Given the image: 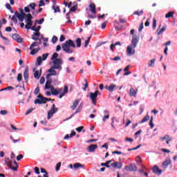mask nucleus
I'll use <instances>...</instances> for the list:
<instances>
[{
	"label": "nucleus",
	"mask_w": 177,
	"mask_h": 177,
	"mask_svg": "<svg viewBox=\"0 0 177 177\" xmlns=\"http://www.w3.org/2000/svg\"><path fill=\"white\" fill-rule=\"evenodd\" d=\"M68 87L67 86H64V91L61 93V94L58 96V98L62 99L66 93H68Z\"/></svg>",
	"instance_id": "nucleus-18"
},
{
	"label": "nucleus",
	"mask_w": 177,
	"mask_h": 177,
	"mask_svg": "<svg viewBox=\"0 0 177 177\" xmlns=\"http://www.w3.org/2000/svg\"><path fill=\"white\" fill-rule=\"evenodd\" d=\"M8 111H6V110H1L0 111V114L3 115L8 114Z\"/></svg>",
	"instance_id": "nucleus-62"
},
{
	"label": "nucleus",
	"mask_w": 177,
	"mask_h": 177,
	"mask_svg": "<svg viewBox=\"0 0 177 177\" xmlns=\"http://www.w3.org/2000/svg\"><path fill=\"white\" fill-rule=\"evenodd\" d=\"M137 93H138V90L137 89L135 90L134 88H132L130 89V95L131 97H136Z\"/></svg>",
	"instance_id": "nucleus-24"
},
{
	"label": "nucleus",
	"mask_w": 177,
	"mask_h": 177,
	"mask_svg": "<svg viewBox=\"0 0 177 177\" xmlns=\"http://www.w3.org/2000/svg\"><path fill=\"white\" fill-rule=\"evenodd\" d=\"M42 61H43V59H42V57H37V66H40L41 64H42Z\"/></svg>",
	"instance_id": "nucleus-33"
},
{
	"label": "nucleus",
	"mask_w": 177,
	"mask_h": 177,
	"mask_svg": "<svg viewBox=\"0 0 177 177\" xmlns=\"http://www.w3.org/2000/svg\"><path fill=\"white\" fill-rule=\"evenodd\" d=\"M77 9H78V6L75 5L69 10H70V12H75V10H77Z\"/></svg>",
	"instance_id": "nucleus-42"
},
{
	"label": "nucleus",
	"mask_w": 177,
	"mask_h": 177,
	"mask_svg": "<svg viewBox=\"0 0 177 177\" xmlns=\"http://www.w3.org/2000/svg\"><path fill=\"white\" fill-rule=\"evenodd\" d=\"M91 37H92V36H90V37H88L87 40H85V41H84V48H87Z\"/></svg>",
	"instance_id": "nucleus-34"
},
{
	"label": "nucleus",
	"mask_w": 177,
	"mask_h": 177,
	"mask_svg": "<svg viewBox=\"0 0 177 177\" xmlns=\"http://www.w3.org/2000/svg\"><path fill=\"white\" fill-rule=\"evenodd\" d=\"M166 30V26H163L159 32H158V35H160L161 34H162L164 32V31Z\"/></svg>",
	"instance_id": "nucleus-45"
},
{
	"label": "nucleus",
	"mask_w": 177,
	"mask_h": 177,
	"mask_svg": "<svg viewBox=\"0 0 177 177\" xmlns=\"http://www.w3.org/2000/svg\"><path fill=\"white\" fill-rule=\"evenodd\" d=\"M97 148V145H91L88 147V152H94Z\"/></svg>",
	"instance_id": "nucleus-23"
},
{
	"label": "nucleus",
	"mask_w": 177,
	"mask_h": 177,
	"mask_svg": "<svg viewBox=\"0 0 177 177\" xmlns=\"http://www.w3.org/2000/svg\"><path fill=\"white\" fill-rule=\"evenodd\" d=\"M111 160L106 161L105 163H102L101 166L102 167H106V168H110L111 166H109V164L111 163Z\"/></svg>",
	"instance_id": "nucleus-28"
},
{
	"label": "nucleus",
	"mask_w": 177,
	"mask_h": 177,
	"mask_svg": "<svg viewBox=\"0 0 177 177\" xmlns=\"http://www.w3.org/2000/svg\"><path fill=\"white\" fill-rule=\"evenodd\" d=\"M41 12H42V8H39L37 11H32V16H37L38 13H41Z\"/></svg>",
	"instance_id": "nucleus-30"
},
{
	"label": "nucleus",
	"mask_w": 177,
	"mask_h": 177,
	"mask_svg": "<svg viewBox=\"0 0 177 177\" xmlns=\"http://www.w3.org/2000/svg\"><path fill=\"white\" fill-rule=\"evenodd\" d=\"M171 137H170L169 135H165V137H160V140L161 142H164L165 140H168L171 138Z\"/></svg>",
	"instance_id": "nucleus-27"
},
{
	"label": "nucleus",
	"mask_w": 177,
	"mask_h": 177,
	"mask_svg": "<svg viewBox=\"0 0 177 177\" xmlns=\"http://www.w3.org/2000/svg\"><path fill=\"white\" fill-rule=\"evenodd\" d=\"M152 170L153 172L158 176H160V174L162 173V171H161L158 166H153Z\"/></svg>",
	"instance_id": "nucleus-14"
},
{
	"label": "nucleus",
	"mask_w": 177,
	"mask_h": 177,
	"mask_svg": "<svg viewBox=\"0 0 177 177\" xmlns=\"http://www.w3.org/2000/svg\"><path fill=\"white\" fill-rule=\"evenodd\" d=\"M116 46H121V42L118 41L115 44H111V49H113Z\"/></svg>",
	"instance_id": "nucleus-44"
},
{
	"label": "nucleus",
	"mask_w": 177,
	"mask_h": 177,
	"mask_svg": "<svg viewBox=\"0 0 177 177\" xmlns=\"http://www.w3.org/2000/svg\"><path fill=\"white\" fill-rule=\"evenodd\" d=\"M75 43H76V45H77V48H80L81 47L82 40H81L80 38L76 39Z\"/></svg>",
	"instance_id": "nucleus-32"
},
{
	"label": "nucleus",
	"mask_w": 177,
	"mask_h": 177,
	"mask_svg": "<svg viewBox=\"0 0 177 177\" xmlns=\"http://www.w3.org/2000/svg\"><path fill=\"white\" fill-rule=\"evenodd\" d=\"M111 167L114 169H121L122 165L121 162H114L111 164Z\"/></svg>",
	"instance_id": "nucleus-13"
},
{
	"label": "nucleus",
	"mask_w": 177,
	"mask_h": 177,
	"mask_svg": "<svg viewBox=\"0 0 177 177\" xmlns=\"http://www.w3.org/2000/svg\"><path fill=\"white\" fill-rule=\"evenodd\" d=\"M50 89L51 94H53V95H58L59 93H62L61 88L55 89L54 86H51V88Z\"/></svg>",
	"instance_id": "nucleus-11"
},
{
	"label": "nucleus",
	"mask_w": 177,
	"mask_h": 177,
	"mask_svg": "<svg viewBox=\"0 0 177 177\" xmlns=\"http://www.w3.org/2000/svg\"><path fill=\"white\" fill-rule=\"evenodd\" d=\"M40 29H41V26H37V27H36V26H32V27L31 28V30H34V31H35V32H39Z\"/></svg>",
	"instance_id": "nucleus-36"
},
{
	"label": "nucleus",
	"mask_w": 177,
	"mask_h": 177,
	"mask_svg": "<svg viewBox=\"0 0 177 177\" xmlns=\"http://www.w3.org/2000/svg\"><path fill=\"white\" fill-rule=\"evenodd\" d=\"M53 68H57L59 69V71H61L62 69V66H60V64H62V59L58 58V59H55L54 60H53Z\"/></svg>",
	"instance_id": "nucleus-7"
},
{
	"label": "nucleus",
	"mask_w": 177,
	"mask_h": 177,
	"mask_svg": "<svg viewBox=\"0 0 177 177\" xmlns=\"http://www.w3.org/2000/svg\"><path fill=\"white\" fill-rule=\"evenodd\" d=\"M83 129H84V127H77L76 129H75V131H77V132H78V133H80V132H82V131L83 130Z\"/></svg>",
	"instance_id": "nucleus-54"
},
{
	"label": "nucleus",
	"mask_w": 177,
	"mask_h": 177,
	"mask_svg": "<svg viewBox=\"0 0 177 177\" xmlns=\"http://www.w3.org/2000/svg\"><path fill=\"white\" fill-rule=\"evenodd\" d=\"M54 69H57V68H53V66H51V68L48 70V72L50 73H48L46 76V78L50 77V76H55L57 75V73L56 71H55Z\"/></svg>",
	"instance_id": "nucleus-8"
},
{
	"label": "nucleus",
	"mask_w": 177,
	"mask_h": 177,
	"mask_svg": "<svg viewBox=\"0 0 177 177\" xmlns=\"http://www.w3.org/2000/svg\"><path fill=\"white\" fill-rule=\"evenodd\" d=\"M58 41V38L56 36H53V39H51V42H53V44H56Z\"/></svg>",
	"instance_id": "nucleus-46"
},
{
	"label": "nucleus",
	"mask_w": 177,
	"mask_h": 177,
	"mask_svg": "<svg viewBox=\"0 0 177 177\" xmlns=\"http://www.w3.org/2000/svg\"><path fill=\"white\" fill-rule=\"evenodd\" d=\"M171 159H166V160L162 162V166L167 168L171 164Z\"/></svg>",
	"instance_id": "nucleus-25"
},
{
	"label": "nucleus",
	"mask_w": 177,
	"mask_h": 177,
	"mask_svg": "<svg viewBox=\"0 0 177 177\" xmlns=\"http://www.w3.org/2000/svg\"><path fill=\"white\" fill-rule=\"evenodd\" d=\"M156 62V58H153L152 59L149 60L148 62V66L149 68H153L154 67V64Z\"/></svg>",
	"instance_id": "nucleus-22"
},
{
	"label": "nucleus",
	"mask_w": 177,
	"mask_h": 177,
	"mask_svg": "<svg viewBox=\"0 0 177 177\" xmlns=\"http://www.w3.org/2000/svg\"><path fill=\"white\" fill-rule=\"evenodd\" d=\"M133 15H137V16H142L143 15V10H138L133 12Z\"/></svg>",
	"instance_id": "nucleus-41"
},
{
	"label": "nucleus",
	"mask_w": 177,
	"mask_h": 177,
	"mask_svg": "<svg viewBox=\"0 0 177 177\" xmlns=\"http://www.w3.org/2000/svg\"><path fill=\"white\" fill-rule=\"evenodd\" d=\"M39 92H40L39 87L37 86L35 91H34V94L37 95L38 93H39Z\"/></svg>",
	"instance_id": "nucleus-56"
},
{
	"label": "nucleus",
	"mask_w": 177,
	"mask_h": 177,
	"mask_svg": "<svg viewBox=\"0 0 177 177\" xmlns=\"http://www.w3.org/2000/svg\"><path fill=\"white\" fill-rule=\"evenodd\" d=\"M39 83H40V84H44L45 83V77H41L40 78Z\"/></svg>",
	"instance_id": "nucleus-59"
},
{
	"label": "nucleus",
	"mask_w": 177,
	"mask_h": 177,
	"mask_svg": "<svg viewBox=\"0 0 177 177\" xmlns=\"http://www.w3.org/2000/svg\"><path fill=\"white\" fill-rule=\"evenodd\" d=\"M32 27L33 26H32V23H27L26 26H25L26 29H27V30H30V29L32 30Z\"/></svg>",
	"instance_id": "nucleus-35"
},
{
	"label": "nucleus",
	"mask_w": 177,
	"mask_h": 177,
	"mask_svg": "<svg viewBox=\"0 0 177 177\" xmlns=\"http://www.w3.org/2000/svg\"><path fill=\"white\" fill-rule=\"evenodd\" d=\"M41 172L44 174L43 175V177H49V176H48V172L45 170V169L41 168Z\"/></svg>",
	"instance_id": "nucleus-37"
},
{
	"label": "nucleus",
	"mask_w": 177,
	"mask_h": 177,
	"mask_svg": "<svg viewBox=\"0 0 177 177\" xmlns=\"http://www.w3.org/2000/svg\"><path fill=\"white\" fill-rule=\"evenodd\" d=\"M33 71L35 72L34 73L35 78H36L37 80H39L41 76V73H42V69H40V72H39L38 71H35V69H34Z\"/></svg>",
	"instance_id": "nucleus-20"
},
{
	"label": "nucleus",
	"mask_w": 177,
	"mask_h": 177,
	"mask_svg": "<svg viewBox=\"0 0 177 177\" xmlns=\"http://www.w3.org/2000/svg\"><path fill=\"white\" fill-rule=\"evenodd\" d=\"M48 55H49L48 53H44V54H43L42 56L41 57L42 61H45V60L47 59V57H48Z\"/></svg>",
	"instance_id": "nucleus-43"
},
{
	"label": "nucleus",
	"mask_w": 177,
	"mask_h": 177,
	"mask_svg": "<svg viewBox=\"0 0 177 177\" xmlns=\"http://www.w3.org/2000/svg\"><path fill=\"white\" fill-rule=\"evenodd\" d=\"M110 117V115H104L103 118V122H106V119H109Z\"/></svg>",
	"instance_id": "nucleus-63"
},
{
	"label": "nucleus",
	"mask_w": 177,
	"mask_h": 177,
	"mask_svg": "<svg viewBox=\"0 0 177 177\" xmlns=\"http://www.w3.org/2000/svg\"><path fill=\"white\" fill-rule=\"evenodd\" d=\"M37 98H39V100H41V103L42 104H46V102H47V98L46 97H44L43 95H37Z\"/></svg>",
	"instance_id": "nucleus-26"
},
{
	"label": "nucleus",
	"mask_w": 177,
	"mask_h": 177,
	"mask_svg": "<svg viewBox=\"0 0 177 177\" xmlns=\"http://www.w3.org/2000/svg\"><path fill=\"white\" fill-rule=\"evenodd\" d=\"M24 158L22 154H19L17 157V161H20L22 158Z\"/></svg>",
	"instance_id": "nucleus-64"
},
{
	"label": "nucleus",
	"mask_w": 177,
	"mask_h": 177,
	"mask_svg": "<svg viewBox=\"0 0 177 177\" xmlns=\"http://www.w3.org/2000/svg\"><path fill=\"white\" fill-rule=\"evenodd\" d=\"M34 170H35V173L37 174V175H39L40 174V171H39V169L37 167H35L34 168Z\"/></svg>",
	"instance_id": "nucleus-57"
},
{
	"label": "nucleus",
	"mask_w": 177,
	"mask_h": 177,
	"mask_svg": "<svg viewBox=\"0 0 177 177\" xmlns=\"http://www.w3.org/2000/svg\"><path fill=\"white\" fill-rule=\"evenodd\" d=\"M64 5L66 6H68V8H70V6H71V5H73V3L71 2H66V1H64Z\"/></svg>",
	"instance_id": "nucleus-50"
},
{
	"label": "nucleus",
	"mask_w": 177,
	"mask_h": 177,
	"mask_svg": "<svg viewBox=\"0 0 177 177\" xmlns=\"http://www.w3.org/2000/svg\"><path fill=\"white\" fill-rule=\"evenodd\" d=\"M33 110H34L33 108L28 109V111L26 113V115H27L30 114V113H32Z\"/></svg>",
	"instance_id": "nucleus-60"
},
{
	"label": "nucleus",
	"mask_w": 177,
	"mask_h": 177,
	"mask_svg": "<svg viewBox=\"0 0 177 177\" xmlns=\"http://www.w3.org/2000/svg\"><path fill=\"white\" fill-rule=\"evenodd\" d=\"M80 100H75L72 106H71V109L72 111H75L76 107L79 105V103H80Z\"/></svg>",
	"instance_id": "nucleus-17"
},
{
	"label": "nucleus",
	"mask_w": 177,
	"mask_h": 177,
	"mask_svg": "<svg viewBox=\"0 0 177 177\" xmlns=\"http://www.w3.org/2000/svg\"><path fill=\"white\" fill-rule=\"evenodd\" d=\"M53 9H54V12L55 13L57 12H60V7H59V6H53Z\"/></svg>",
	"instance_id": "nucleus-39"
},
{
	"label": "nucleus",
	"mask_w": 177,
	"mask_h": 177,
	"mask_svg": "<svg viewBox=\"0 0 177 177\" xmlns=\"http://www.w3.org/2000/svg\"><path fill=\"white\" fill-rule=\"evenodd\" d=\"M124 169L127 170V171H136L137 170V168L136 166H133L132 165H129L128 166H126L124 167Z\"/></svg>",
	"instance_id": "nucleus-19"
},
{
	"label": "nucleus",
	"mask_w": 177,
	"mask_h": 177,
	"mask_svg": "<svg viewBox=\"0 0 177 177\" xmlns=\"http://www.w3.org/2000/svg\"><path fill=\"white\" fill-rule=\"evenodd\" d=\"M61 165H62V162H58V163L56 165L55 170H56L57 171L60 169Z\"/></svg>",
	"instance_id": "nucleus-48"
},
{
	"label": "nucleus",
	"mask_w": 177,
	"mask_h": 177,
	"mask_svg": "<svg viewBox=\"0 0 177 177\" xmlns=\"http://www.w3.org/2000/svg\"><path fill=\"white\" fill-rule=\"evenodd\" d=\"M149 119H150V116L149 115H147L145 117H144V118H142L140 123L143 124V123L147 122L148 120H149Z\"/></svg>",
	"instance_id": "nucleus-29"
},
{
	"label": "nucleus",
	"mask_w": 177,
	"mask_h": 177,
	"mask_svg": "<svg viewBox=\"0 0 177 177\" xmlns=\"http://www.w3.org/2000/svg\"><path fill=\"white\" fill-rule=\"evenodd\" d=\"M104 88H105L106 90L109 91V92H111V84H110L109 86L106 85V86H104Z\"/></svg>",
	"instance_id": "nucleus-61"
},
{
	"label": "nucleus",
	"mask_w": 177,
	"mask_h": 177,
	"mask_svg": "<svg viewBox=\"0 0 177 177\" xmlns=\"http://www.w3.org/2000/svg\"><path fill=\"white\" fill-rule=\"evenodd\" d=\"M80 168L84 169H85V165H82L79 162H76L73 165V170L74 171H76V170H78L80 169Z\"/></svg>",
	"instance_id": "nucleus-12"
},
{
	"label": "nucleus",
	"mask_w": 177,
	"mask_h": 177,
	"mask_svg": "<svg viewBox=\"0 0 177 177\" xmlns=\"http://www.w3.org/2000/svg\"><path fill=\"white\" fill-rule=\"evenodd\" d=\"M71 47H75L74 41L72 39H68L62 44L63 50L68 54H72L73 53V51L71 50Z\"/></svg>",
	"instance_id": "nucleus-3"
},
{
	"label": "nucleus",
	"mask_w": 177,
	"mask_h": 177,
	"mask_svg": "<svg viewBox=\"0 0 177 177\" xmlns=\"http://www.w3.org/2000/svg\"><path fill=\"white\" fill-rule=\"evenodd\" d=\"M89 10H91V13H93V15H96V6L95 3H91L89 5Z\"/></svg>",
	"instance_id": "nucleus-16"
},
{
	"label": "nucleus",
	"mask_w": 177,
	"mask_h": 177,
	"mask_svg": "<svg viewBox=\"0 0 177 177\" xmlns=\"http://www.w3.org/2000/svg\"><path fill=\"white\" fill-rule=\"evenodd\" d=\"M5 163H6V165H8V168H10V169H12L13 171H17L19 168L17 162L16 160L12 162V160H10L9 159V158H5Z\"/></svg>",
	"instance_id": "nucleus-4"
},
{
	"label": "nucleus",
	"mask_w": 177,
	"mask_h": 177,
	"mask_svg": "<svg viewBox=\"0 0 177 177\" xmlns=\"http://www.w3.org/2000/svg\"><path fill=\"white\" fill-rule=\"evenodd\" d=\"M85 84H84V87L83 88V91H86V88L88 87V83L87 82V80H85Z\"/></svg>",
	"instance_id": "nucleus-52"
},
{
	"label": "nucleus",
	"mask_w": 177,
	"mask_h": 177,
	"mask_svg": "<svg viewBox=\"0 0 177 177\" xmlns=\"http://www.w3.org/2000/svg\"><path fill=\"white\" fill-rule=\"evenodd\" d=\"M139 37L137 35H133L131 39V44L130 46H127V56H131L135 55L136 53V48L139 42Z\"/></svg>",
	"instance_id": "nucleus-2"
},
{
	"label": "nucleus",
	"mask_w": 177,
	"mask_h": 177,
	"mask_svg": "<svg viewBox=\"0 0 177 177\" xmlns=\"http://www.w3.org/2000/svg\"><path fill=\"white\" fill-rule=\"evenodd\" d=\"M12 37L15 41L18 43H22L24 41L23 38L20 37L18 34H13Z\"/></svg>",
	"instance_id": "nucleus-10"
},
{
	"label": "nucleus",
	"mask_w": 177,
	"mask_h": 177,
	"mask_svg": "<svg viewBox=\"0 0 177 177\" xmlns=\"http://www.w3.org/2000/svg\"><path fill=\"white\" fill-rule=\"evenodd\" d=\"M173 16H174V12L171 11V12H169L167 14H166L165 17L166 19H168L169 17H172Z\"/></svg>",
	"instance_id": "nucleus-38"
},
{
	"label": "nucleus",
	"mask_w": 177,
	"mask_h": 177,
	"mask_svg": "<svg viewBox=\"0 0 177 177\" xmlns=\"http://www.w3.org/2000/svg\"><path fill=\"white\" fill-rule=\"evenodd\" d=\"M66 16H67V17H66V19H67L66 23H72L73 21H71V19H70V17H68V16H70V12H68L66 14Z\"/></svg>",
	"instance_id": "nucleus-51"
},
{
	"label": "nucleus",
	"mask_w": 177,
	"mask_h": 177,
	"mask_svg": "<svg viewBox=\"0 0 177 177\" xmlns=\"http://www.w3.org/2000/svg\"><path fill=\"white\" fill-rule=\"evenodd\" d=\"M23 75L21 73H19L17 76V81H22Z\"/></svg>",
	"instance_id": "nucleus-55"
},
{
	"label": "nucleus",
	"mask_w": 177,
	"mask_h": 177,
	"mask_svg": "<svg viewBox=\"0 0 177 177\" xmlns=\"http://www.w3.org/2000/svg\"><path fill=\"white\" fill-rule=\"evenodd\" d=\"M82 110V105L80 104V105H79V106H78V108L77 109V110H76V111L75 112V113H74V114H72L69 118H68L66 120H65V121H67V120L71 119L73 117H74L75 114L78 113H80Z\"/></svg>",
	"instance_id": "nucleus-15"
},
{
	"label": "nucleus",
	"mask_w": 177,
	"mask_h": 177,
	"mask_svg": "<svg viewBox=\"0 0 177 177\" xmlns=\"http://www.w3.org/2000/svg\"><path fill=\"white\" fill-rule=\"evenodd\" d=\"M59 54L57 53H54L53 57H51V60H55L57 59Z\"/></svg>",
	"instance_id": "nucleus-40"
},
{
	"label": "nucleus",
	"mask_w": 177,
	"mask_h": 177,
	"mask_svg": "<svg viewBox=\"0 0 177 177\" xmlns=\"http://www.w3.org/2000/svg\"><path fill=\"white\" fill-rule=\"evenodd\" d=\"M97 95H101V93L98 90L95 91V93H89L90 100L92 101V104L95 106L96 105V99Z\"/></svg>",
	"instance_id": "nucleus-5"
},
{
	"label": "nucleus",
	"mask_w": 177,
	"mask_h": 177,
	"mask_svg": "<svg viewBox=\"0 0 177 177\" xmlns=\"http://www.w3.org/2000/svg\"><path fill=\"white\" fill-rule=\"evenodd\" d=\"M44 21H45V19L41 18L40 20L36 19V20L35 21V23H44Z\"/></svg>",
	"instance_id": "nucleus-58"
},
{
	"label": "nucleus",
	"mask_w": 177,
	"mask_h": 177,
	"mask_svg": "<svg viewBox=\"0 0 177 177\" xmlns=\"http://www.w3.org/2000/svg\"><path fill=\"white\" fill-rule=\"evenodd\" d=\"M40 50V48H32V51L30 53V55H36L38 53L39 50Z\"/></svg>",
	"instance_id": "nucleus-31"
},
{
	"label": "nucleus",
	"mask_w": 177,
	"mask_h": 177,
	"mask_svg": "<svg viewBox=\"0 0 177 177\" xmlns=\"http://www.w3.org/2000/svg\"><path fill=\"white\" fill-rule=\"evenodd\" d=\"M37 4L35 3H31L28 6L24 7L23 9L22 8H19V12L15 11L14 15L11 18V20L14 21V23H32L34 20V16L30 13V12H35V7Z\"/></svg>",
	"instance_id": "nucleus-1"
},
{
	"label": "nucleus",
	"mask_w": 177,
	"mask_h": 177,
	"mask_svg": "<svg viewBox=\"0 0 177 177\" xmlns=\"http://www.w3.org/2000/svg\"><path fill=\"white\" fill-rule=\"evenodd\" d=\"M41 6H45V2H44V0H40L39 1V8H41Z\"/></svg>",
	"instance_id": "nucleus-53"
},
{
	"label": "nucleus",
	"mask_w": 177,
	"mask_h": 177,
	"mask_svg": "<svg viewBox=\"0 0 177 177\" xmlns=\"http://www.w3.org/2000/svg\"><path fill=\"white\" fill-rule=\"evenodd\" d=\"M38 46L37 42H33L32 44L29 47V49L32 50L33 48Z\"/></svg>",
	"instance_id": "nucleus-47"
},
{
	"label": "nucleus",
	"mask_w": 177,
	"mask_h": 177,
	"mask_svg": "<svg viewBox=\"0 0 177 177\" xmlns=\"http://www.w3.org/2000/svg\"><path fill=\"white\" fill-rule=\"evenodd\" d=\"M43 104L41 99H36L35 100V104Z\"/></svg>",
	"instance_id": "nucleus-49"
},
{
	"label": "nucleus",
	"mask_w": 177,
	"mask_h": 177,
	"mask_svg": "<svg viewBox=\"0 0 177 177\" xmlns=\"http://www.w3.org/2000/svg\"><path fill=\"white\" fill-rule=\"evenodd\" d=\"M58 111V109L56 108V105L55 104H53L50 109L48 112V119L50 120L54 113H56Z\"/></svg>",
	"instance_id": "nucleus-6"
},
{
	"label": "nucleus",
	"mask_w": 177,
	"mask_h": 177,
	"mask_svg": "<svg viewBox=\"0 0 177 177\" xmlns=\"http://www.w3.org/2000/svg\"><path fill=\"white\" fill-rule=\"evenodd\" d=\"M24 79H25L26 83L28 82V79H29V71H28V68H26L24 71Z\"/></svg>",
	"instance_id": "nucleus-21"
},
{
	"label": "nucleus",
	"mask_w": 177,
	"mask_h": 177,
	"mask_svg": "<svg viewBox=\"0 0 177 177\" xmlns=\"http://www.w3.org/2000/svg\"><path fill=\"white\" fill-rule=\"evenodd\" d=\"M47 78V81L46 84L44 85V88H46V89L49 90L50 88H51V87H53V86L51 85L52 84V79L49 78V77H46Z\"/></svg>",
	"instance_id": "nucleus-9"
}]
</instances>
